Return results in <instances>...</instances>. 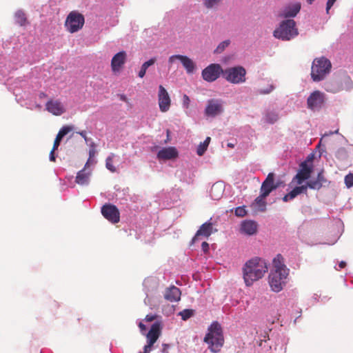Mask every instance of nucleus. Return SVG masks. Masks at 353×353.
Here are the masks:
<instances>
[{
    "instance_id": "obj_1",
    "label": "nucleus",
    "mask_w": 353,
    "mask_h": 353,
    "mask_svg": "<svg viewBox=\"0 0 353 353\" xmlns=\"http://www.w3.org/2000/svg\"><path fill=\"white\" fill-rule=\"evenodd\" d=\"M272 263L273 269L269 275V284L272 291L279 292L283 290L286 283L289 269L284 264L281 254H277L273 259Z\"/></svg>"
},
{
    "instance_id": "obj_2",
    "label": "nucleus",
    "mask_w": 353,
    "mask_h": 353,
    "mask_svg": "<svg viewBox=\"0 0 353 353\" xmlns=\"http://www.w3.org/2000/svg\"><path fill=\"white\" fill-rule=\"evenodd\" d=\"M268 271L265 260L256 257L248 261L243 268V279L247 286L261 279Z\"/></svg>"
},
{
    "instance_id": "obj_3",
    "label": "nucleus",
    "mask_w": 353,
    "mask_h": 353,
    "mask_svg": "<svg viewBox=\"0 0 353 353\" xmlns=\"http://www.w3.org/2000/svg\"><path fill=\"white\" fill-rule=\"evenodd\" d=\"M208 331L204 338V341L209 345V348L212 352H218L224 343L221 326L217 321H214L208 328Z\"/></svg>"
},
{
    "instance_id": "obj_4",
    "label": "nucleus",
    "mask_w": 353,
    "mask_h": 353,
    "mask_svg": "<svg viewBox=\"0 0 353 353\" xmlns=\"http://www.w3.org/2000/svg\"><path fill=\"white\" fill-rule=\"evenodd\" d=\"M352 84L350 77L346 72H341L325 81L324 88L327 92L336 93L342 90H350Z\"/></svg>"
},
{
    "instance_id": "obj_5",
    "label": "nucleus",
    "mask_w": 353,
    "mask_h": 353,
    "mask_svg": "<svg viewBox=\"0 0 353 353\" xmlns=\"http://www.w3.org/2000/svg\"><path fill=\"white\" fill-rule=\"evenodd\" d=\"M298 34L299 30L294 19L283 20L273 32V36L282 41H290Z\"/></svg>"
},
{
    "instance_id": "obj_6",
    "label": "nucleus",
    "mask_w": 353,
    "mask_h": 353,
    "mask_svg": "<svg viewBox=\"0 0 353 353\" xmlns=\"http://www.w3.org/2000/svg\"><path fill=\"white\" fill-rule=\"evenodd\" d=\"M332 68L330 61L325 58H316L313 61L311 77L314 81H320L324 79L325 76L330 73Z\"/></svg>"
},
{
    "instance_id": "obj_7",
    "label": "nucleus",
    "mask_w": 353,
    "mask_h": 353,
    "mask_svg": "<svg viewBox=\"0 0 353 353\" xmlns=\"http://www.w3.org/2000/svg\"><path fill=\"white\" fill-rule=\"evenodd\" d=\"M245 75V69L240 65L226 68L223 72V78L234 84L244 83L246 81Z\"/></svg>"
},
{
    "instance_id": "obj_8",
    "label": "nucleus",
    "mask_w": 353,
    "mask_h": 353,
    "mask_svg": "<svg viewBox=\"0 0 353 353\" xmlns=\"http://www.w3.org/2000/svg\"><path fill=\"white\" fill-rule=\"evenodd\" d=\"M85 23L84 16L77 11L70 12L66 17L65 28L70 33H74L82 29Z\"/></svg>"
},
{
    "instance_id": "obj_9",
    "label": "nucleus",
    "mask_w": 353,
    "mask_h": 353,
    "mask_svg": "<svg viewBox=\"0 0 353 353\" xmlns=\"http://www.w3.org/2000/svg\"><path fill=\"white\" fill-rule=\"evenodd\" d=\"M161 334V324L160 322H155L146 334L148 344L144 346L143 352H139V353H150L153 345L156 343Z\"/></svg>"
},
{
    "instance_id": "obj_10",
    "label": "nucleus",
    "mask_w": 353,
    "mask_h": 353,
    "mask_svg": "<svg viewBox=\"0 0 353 353\" xmlns=\"http://www.w3.org/2000/svg\"><path fill=\"white\" fill-rule=\"evenodd\" d=\"M161 334V324L160 322H155L146 334L148 344L144 346L143 352H139V353H150L153 345L156 343Z\"/></svg>"
},
{
    "instance_id": "obj_11",
    "label": "nucleus",
    "mask_w": 353,
    "mask_h": 353,
    "mask_svg": "<svg viewBox=\"0 0 353 353\" xmlns=\"http://www.w3.org/2000/svg\"><path fill=\"white\" fill-rule=\"evenodd\" d=\"M223 70L218 63H211L202 70L203 79L208 82L216 81L220 74H223Z\"/></svg>"
},
{
    "instance_id": "obj_12",
    "label": "nucleus",
    "mask_w": 353,
    "mask_h": 353,
    "mask_svg": "<svg viewBox=\"0 0 353 353\" xmlns=\"http://www.w3.org/2000/svg\"><path fill=\"white\" fill-rule=\"evenodd\" d=\"M176 61H179L188 74H192L196 69V64L188 57L181 54L172 55L168 59V63L171 66Z\"/></svg>"
},
{
    "instance_id": "obj_13",
    "label": "nucleus",
    "mask_w": 353,
    "mask_h": 353,
    "mask_svg": "<svg viewBox=\"0 0 353 353\" xmlns=\"http://www.w3.org/2000/svg\"><path fill=\"white\" fill-rule=\"evenodd\" d=\"M301 4L300 2H291L287 3L280 10L279 16L285 19L295 17L300 12Z\"/></svg>"
},
{
    "instance_id": "obj_14",
    "label": "nucleus",
    "mask_w": 353,
    "mask_h": 353,
    "mask_svg": "<svg viewBox=\"0 0 353 353\" xmlns=\"http://www.w3.org/2000/svg\"><path fill=\"white\" fill-rule=\"evenodd\" d=\"M101 214L107 220L112 223H117L120 221L119 210L114 205H103L101 208Z\"/></svg>"
},
{
    "instance_id": "obj_15",
    "label": "nucleus",
    "mask_w": 353,
    "mask_h": 353,
    "mask_svg": "<svg viewBox=\"0 0 353 353\" xmlns=\"http://www.w3.org/2000/svg\"><path fill=\"white\" fill-rule=\"evenodd\" d=\"M279 182H274V174L270 172L268 174L266 179L263 181L260 188V194L265 197L268 196L270 194L279 187Z\"/></svg>"
},
{
    "instance_id": "obj_16",
    "label": "nucleus",
    "mask_w": 353,
    "mask_h": 353,
    "mask_svg": "<svg viewBox=\"0 0 353 353\" xmlns=\"http://www.w3.org/2000/svg\"><path fill=\"white\" fill-rule=\"evenodd\" d=\"M324 102L325 94L319 90H316L311 93L307 100L308 108L312 110H319L321 108Z\"/></svg>"
},
{
    "instance_id": "obj_17",
    "label": "nucleus",
    "mask_w": 353,
    "mask_h": 353,
    "mask_svg": "<svg viewBox=\"0 0 353 353\" xmlns=\"http://www.w3.org/2000/svg\"><path fill=\"white\" fill-rule=\"evenodd\" d=\"M312 172V166H310L306 161H303L300 164V168L293 178L292 182L301 185L303 181L310 179Z\"/></svg>"
},
{
    "instance_id": "obj_18",
    "label": "nucleus",
    "mask_w": 353,
    "mask_h": 353,
    "mask_svg": "<svg viewBox=\"0 0 353 353\" xmlns=\"http://www.w3.org/2000/svg\"><path fill=\"white\" fill-rule=\"evenodd\" d=\"M158 103L162 112H168L171 105V99L166 89L161 85L159 86Z\"/></svg>"
},
{
    "instance_id": "obj_19",
    "label": "nucleus",
    "mask_w": 353,
    "mask_h": 353,
    "mask_svg": "<svg viewBox=\"0 0 353 353\" xmlns=\"http://www.w3.org/2000/svg\"><path fill=\"white\" fill-rule=\"evenodd\" d=\"M222 101L219 99H210L208 101L205 113L208 117H215L223 112Z\"/></svg>"
},
{
    "instance_id": "obj_20",
    "label": "nucleus",
    "mask_w": 353,
    "mask_h": 353,
    "mask_svg": "<svg viewBox=\"0 0 353 353\" xmlns=\"http://www.w3.org/2000/svg\"><path fill=\"white\" fill-rule=\"evenodd\" d=\"M127 59V54L125 51H121L117 53L112 59L111 68L113 72H119L123 65L125 64Z\"/></svg>"
},
{
    "instance_id": "obj_21",
    "label": "nucleus",
    "mask_w": 353,
    "mask_h": 353,
    "mask_svg": "<svg viewBox=\"0 0 353 353\" xmlns=\"http://www.w3.org/2000/svg\"><path fill=\"white\" fill-rule=\"evenodd\" d=\"M46 110L55 116H60L65 112L63 105L59 100H50L46 104Z\"/></svg>"
},
{
    "instance_id": "obj_22",
    "label": "nucleus",
    "mask_w": 353,
    "mask_h": 353,
    "mask_svg": "<svg viewBox=\"0 0 353 353\" xmlns=\"http://www.w3.org/2000/svg\"><path fill=\"white\" fill-rule=\"evenodd\" d=\"M213 232V225L211 222H205L201 225L192 240L194 243L200 236L208 238Z\"/></svg>"
},
{
    "instance_id": "obj_23",
    "label": "nucleus",
    "mask_w": 353,
    "mask_h": 353,
    "mask_svg": "<svg viewBox=\"0 0 353 353\" xmlns=\"http://www.w3.org/2000/svg\"><path fill=\"white\" fill-rule=\"evenodd\" d=\"M178 157V152L174 147L164 148L157 153V158L161 160H170Z\"/></svg>"
},
{
    "instance_id": "obj_24",
    "label": "nucleus",
    "mask_w": 353,
    "mask_h": 353,
    "mask_svg": "<svg viewBox=\"0 0 353 353\" xmlns=\"http://www.w3.org/2000/svg\"><path fill=\"white\" fill-rule=\"evenodd\" d=\"M241 232L251 236L256 233L257 224L251 220L243 221L241 224Z\"/></svg>"
},
{
    "instance_id": "obj_25",
    "label": "nucleus",
    "mask_w": 353,
    "mask_h": 353,
    "mask_svg": "<svg viewBox=\"0 0 353 353\" xmlns=\"http://www.w3.org/2000/svg\"><path fill=\"white\" fill-rule=\"evenodd\" d=\"M327 180L323 174V170L319 172L317 174L316 179H311L307 182L309 188L312 190H320L323 183H326Z\"/></svg>"
},
{
    "instance_id": "obj_26",
    "label": "nucleus",
    "mask_w": 353,
    "mask_h": 353,
    "mask_svg": "<svg viewBox=\"0 0 353 353\" xmlns=\"http://www.w3.org/2000/svg\"><path fill=\"white\" fill-rule=\"evenodd\" d=\"M181 295V290L178 288L172 285L166 289L164 298L168 301L174 302L180 300Z\"/></svg>"
},
{
    "instance_id": "obj_27",
    "label": "nucleus",
    "mask_w": 353,
    "mask_h": 353,
    "mask_svg": "<svg viewBox=\"0 0 353 353\" xmlns=\"http://www.w3.org/2000/svg\"><path fill=\"white\" fill-rule=\"evenodd\" d=\"M266 197L259 194L251 204V207L259 212H265L266 210L267 203Z\"/></svg>"
},
{
    "instance_id": "obj_28",
    "label": "nucleus",
    "mask_w": 353,
    "mask_h": 353,
    "mask_svg": "<svg viewBox=\"0 0 353 353\" xmlns=\"http://www.w3.org/2000/svg\"><path fill=\"white\" fill-rule=\"evenodd\" d=\"M223 192V186L221 184H214L210 190V195L214 200H218Z\"/></svg>"
},
{
    "instance_id": "obj_29",
    "label": "nucleus",
    "mask_w": 353,
    "mask_h": 353,
    "mask_svg": "<svg viewBox=\"0 0 353 353\" xmlns=\"http://www.w3.org/2000/svg\"><path fill=\"white\" fill-rule=\"evenodd\" d=\"M15 22L21 26H26L28 23L26 15L22 10H17L14 14Z\"/></svg>"
},
{
    "instance_id": "obj_30",
    "label": "nucleus",
    "mask_w": 353,
    "mask_h": 353,
    "mask_svg": "<svg viewBox=\"0 0 353 353\" xmlns=\"http://www.w3.org/2000/svg\"><path fill=\"white\" fill-rule=\"evenodd\" d=\"M89 174L86 173L84 170L77 173L75 181L80 185H85L88 183Z\"/></svg>"
},
{
    "instance_id": "obj_31",
    "label": "nucleus",
    "mask_w": 353,
    "mask_h": 353,
    "mask_svg": "<svg viewBox=\"0 0 353 353\" xmlns=\"http://www.w3.org/2000/svg\"><path fill=\"white\" fill-rule=\"evenodd\" d=\"M263 119L266 123L273 124L279 119V114L274 111H268L265 114Z\"/></svg>"
},
{
    "instance_id": "obj_32",
    "label": "nucleus",
    "mask_w": 353,
    "mask_h": 353,
    "mask_svg": "<svg viewBox=\"0 0 353 353\" xmlns=\"http://www.w3.org/2000/svg\"><path fill=\"white\" fill-rule=\"evenodd\" d=\"M210 140H211L210 137H208L203 143H201L199 145L197 150H196V153L199 156H202L205 153V152L207 150V148L210 144Z\"/></svg>"
},
{
    "instance_id": "obj_33",
    "label": "nucleus",
    "mask_w": 353,
    "mask_h": 353,
    "mask_svg": "<svg viewBox=\"0 0 353 353\" xmlns=\"http://www.w3.org/2000/svg\"><path fill=\"white\" fill-rule=\"evenodd\" d=\"M114 157V154L112 153L110 156H108L105 160V167L110 170L111 172H116L117 168L113 165V158Z\"/></svg>"
},
{
    "instance_id": "obj_34",
    "label": "nucleus",
    "mask_w": 353,
    "mask_h": 353,
    "mask_svg": "<svg viewBox=\"0 0 353 353\" xmlns=\"http://www.w3.org/2000/svg\"><path fill=\"white\" fill-rule=\"evenodd\" d=\"M194 310L192 309H185L179 313V315L181 316L183 321L189 319L190 317L194 316Z\"/></svg>"
},
{
    "instance_id": "obj_35",
    "label": "nucleus",
    "mask_w": 353,
    "mask_h": 353,
    "mask_svg": "<svg viewBox=\"0 0 353 353\" xmlns=\"http://www.w3.org/2000/svg\"><path fill=\"white\" fill-rule=\"evenodd\" d=\"M230 40H225L222 42H221L219 46L216 47V48L214 50L215 53H221L224 51V50L230 45Z\"/></svg>"
},
{
    "instance_id": "obj_36",
    "label": "nucleus",
    "mask_w": 353,
    "mask_h": 353,
    "mask_svg": "<svg viewBox=\"0 0 353 353\" xmlns=\"http://www.w3.org/2000/svg\"><path fill=\"white\" fill-rule=\"evenodd\" d=\"M221 0H204L203 4L207 8H212L219 5Z\"/></svg>"
},
{
    "instance_id": "obj_37",
    "label": "nucleus",
    "mask_w": 353,
    "mask_h": 353,
    "mask_svg": "<svg viewBox=\"0 0 353 353\" xmlns=\"http://www.w3.org/2000/svg\"><path fill=\"white\" fill-rule=\"evenodd\" d=\"M73 129L72 126L70 125H65L62 127L60 130L58 132V135L61 137L62 138L65 136L68 133H69L70 131H72Z\"/></svg>"
},
{
    "instance_id": "obj_38",
    "label": "nucleus",
    "mask_w": 353,
    "mask_h": 353,
    "mask_svg": "<svg viewBox=\"0 0 353 353\" xmlns=\"http://www.w3.org/2000/svg\"><path fill=\"white\" fill-rule=\"evenodd\" d=\"M247 214V212L244 208V206L242 207H237L235 209V214L236 216L239 217H243Z\"/></svg>"
},
{
    "instance_id": "obj_39",
    "label": "nucleus",
    "mask_w": 353,
    "mask_h": 353,
    "mask_svg": "<svg viewBox=\"0 0 353 353\" xmlns=\"http://www.w3.org/2000/svg\"><path fill=\"white\" fill-rule=\"evenodd\" d=\"M345 183L347 188L353 185V174L350 173L345 177Z\"/></svg>"
},
{
    "instance_id": "obj_40",
    "label": "nucleus",
    "mask_w": 353,
    "mask_h": 353,
    "mask_svg": "<svg viewBox=\"0 0 353 353\" xmlns=\"http://www.w3.org/2000/svg\"><path fill=\"white\" fill-rule=\"evenodd\" d=\"M274 89V86L272 84L269 85V88L267 89H261L258 90V93L260 94H267L270 93Z\"/></svg>"
},
{
    "instance_id": "obj_41",
    "label": "nucleus",
    "mask_w": 353,
    "mask_h": 353,
    "mask_svg": "<svg viewBox=\"0 0 353 353\" xmlns=\"http://www.w3.org/2000/svg\"><path fill=\"white\" fill-rule=\"evenodd\" d=\"M295 188H296L299 194H302V193L306 194L307 188H309L307 183L305 185L296 186Z\"/></svg>"
},
{
    "instance_id": "obj_42",
    "label": "nucleus",
    "mask_w": 353,
    "mask_h": 353,
    "mask_svg": "<svg viewBox=\"0 0 353 353\" xmlns=\"http://www.w3.org/2000/svg\"><path fill=\"white\" fill-rule=\"evenodd\" d=\"M63 138L61 137H60L59 135L57 134V137L55 138V140L54 141V144H53V148L54 150H57L58 147L60 145V142L61 141Z\"/></svg>"
},
{
    "instance_id": "obj_43",
    "label": "nucleus",
    "mask_w": 353,
    "mask_h": 353,
    "mask_svg": "<svg viewBox=\"0 0 353 353\" xmlns=\"http://www.w3.org/2000/svg\"><path fill=\"white\" fill-rule=\"evenodd\" d=\"M148 68L146 67L143 63V65H141V70L139 72V77L140 78H143L145 75V73H146V70Z\"/></svg>"
},
{
    "instance_id": "obj_44",
    "label": "nucleus",
    "mask_w": 353,
    "mask_h": 353,
    "mask_svg": "<svg viewBox=\"0 0 353 353\" xmlns=\"http://www.w3.org/2000/svg\"><path fill=\"white\" fill-rule=\"evenodd\" d=\"M95 153H96L95 144H94V143H92L90 144V149L89 150V157H90V158L94 157V155H95Z\"/></svg>"
},
{
    "instance_id": "obj_45",
    "label": "nucleus",
    "mask_w": 353,
    "mask_h": 353,
    "mask_svg": "<svg viewBox=\"0 0 353 353\" xmlns=\"http://www.w3.org/2000/svg\"><path fill=\"white\" fill-rule=\"evenodd\" d=\"M336 1V0H327L326 3V12L327 14L329 13L330 10L333 6L334 3Z\"/></svg>"
},
{
    "instance_id": "obj_46",
    "label": "nucleus",
    "mask_w": 353,
    "mask_h": 353,
    "mask_svg": "<svg viewBox=\"0 0 353 353\" xmlns=\"http://www.w3.org/2000/svg\"><path fill=\"white\" fill-rule=\"evenodd\" d=\"M345 155H346V152H345V149L341 148V149L338 150L336 157L337 158H342V157H343V156H345Z\"/></svg>"
},
{
    "instance_id": "obj_47",
    "label": "nucleus",
    "mask_w": 353,
    "mask_h": 353,
    "mask_svg": "<svg viewBox=\"0 0 353 353\" xmlns=\"http://www.w3.org/2000/svg\"><path fill=\"white\" fill-rule=\"evenodd\" d=\"M157 61V59L156 58H152L150 59V60L145 61V63H143V64L149 68L150 66L152 65L153 64H154V63L156 62Z\"/></svg>"
},
{
    "instance_id": "obj_48",
    "label": "nucleus",
    "mask_w": 353,
    "mask_h": 353,
    "mask_svg": "<svg viewBox=\"0 0 353 353\" xmlns=\"http://www.w3.org/2000/svg\"><path fill=\"white\" fill-rule=\"evenodd\" d=\"M190 101V100L189 97L186 94H184L183 97V105L185 108H188Z\"/></svg>"
},
{
    "instance_id": "obj_49",
    "label": "nucleus",
    "mask_w": 353,
    "mask_h": 353,
    "mask_svg": "<svg viewBox=\"0 0 353 353\" xmlns=\"http://www.w3.org/2000/svg\"><path fill=\"white\" fill-rule=\"evenodd\" d=\"M288 194H289L290 198H291L292 199H294L297 195H299L296 188H294L292 190H291L288 193Z\"/></svg>"
},
{
    "instance_id": "obj_50",
    "label": "nucleus",
    "mask_w": 353,
    "mask_h": 353,
    "mask_svg": "<svg viewBox=\"0 0 353 353\" xmlns=\"http://www.w3.org/2000/svg\"><path fill=\"white\" fill-rule=\"evenodd\" d=\"M157 319V315L148 314L146 315L145 320L148 322H151Z\"/></svg>"
},
{
    "instance_id": "obj_51",
    "label": "nucleus",
    "mask_w": 353,
    "mask_h": 353,
    "mask_svg": "<svg viewBox=\"0 0 353 353\" xmlns=\"http://www.w3.org/2000/svg\"><path fill=\"white\" fill-rule=\"evenodd\" d=\"M201 248L205 253H207L209 251V244L205 241L202 243Z\"/></svg>"
},
{
    "instance_id": "obj_52",
    "label": "nucleus",
    "mask_w": 353,
    "mask_h": 353,
    "mask_svg": "<svg viewBox=\"0 0 353 353\" xmlns=\"http://www.w3.org/2000/svg\"><path fill=\"white\" fill-rule=\"evenodd\" d=\"M77 133L79 134H80L84 139L85 143H88V138L87 137L86 132L85 131H81V132H78Z\"/></svg>"
},
{
    "instance_id": "obj_53",
    "label": "nucleus",
    "mask_w": 353,
    "mask_h": 353,
    "mask_svg": "<svg viewBox=\"0 0 353 353\" xmlns=\"http://www.w3.org/2000/svg\"><path fill=\"white\" fill-rule=\"evenodd\" d=\"M56 150H54V148H52V150L50 151V160L51 161H55V159H56V157H55V155H54V151Z\"/></svg>"
},
{
    "instance_id": "obj_54",
    "label": "nucleus",
    "mask_w": 353,
    "mask_h": 353,
    "mask_svg": "<svg viewBox=\"0 0 353 353\" xmlns=\"http://www.w3.org/2000/svg\"><path fill=\"white\" fill-rule=\"evenodd\" d=\"M139 327L140 328V330L143 334V332L146 330V326L142 322H140L139 323Z\"/></svg>"
},
{
    "instance_id": "obj_55",
    "label": "nucleus",
    "mask_w": 353,
    "mask_h": 353,
    "mask_svg": "<svg viewBox=\"0 0 353 353\" xmlns=\"http://www.w3.org/2000/svg\"><path fill=\"white\" fill-rule=\"evenodd\" d=\"M168 348H169V345L168 344H163V349H162V352L163 353H168Z\"/></svg>"
},
{
    "instance_id": "obj_56",
    "label": "nucleus",
    "mask_w": 353,
    "mask_h": 353,
    "mask_svg": "<svg viewBox=\"0 0 353 353\" xmlns=\"http://www.w3.org/2000/svg\"><path fill=\"white\" fill-rule=\"evenodd\" d=\"M290 200H292V199H291V198H290V196H289V194H285V195L283 196V201L284 202H288V201H290Z\"/></svg>"
},
{
    "instance_id": "obj_57",
    "label": "nucleus",
    "mask_w": 353,
    "mask_h": 353,
    "mask_svg": "<svg viewBox=\"0 0 353 353\" xmlns=\"http://www.w3.org/2000/svg\"><path fill=\"white\" fill-rule=\"evenodd\" d=\"M339 266L341 269L344 268L346 266V263L342 261L339 263Z\"/></svg>"
},
{
    "instance_id": "obj_58",
    "label": "nucleus",
    "mask_w": 353,
    "mask_h": 353,
    "mask_svg": "<svg viewBox=\"0 0 353 353\" xmlns=\"http://www.w3.org/2000/svg\"><path fill=\"white\" fill-rule=\"evenodd\" d=\"M121 99L123 101H126V97H125V95H122V96L121 97Z\"/></svg>"
},
{
    "instance_id": "obj_59",
    "label": "nucleus",
    "mask_w": 353,
    "mask_h": 353,
    "mask_svg": "<svg viewBox=\"0 0 353 353\" xmlns=\"http://www.w3.org/2000/svg\"><path fill=\"white\" fill-rule=\"evenodd\" d=\"M306 1H307V2L309 4H312V3L314 1V0H306Z\"/></svg>"
},
{
    "instance_id": "obj_60",
    "label": "nucleus",
    "mask_w": 353,
    "mask_h": 353,
    "mask_svg": "<svg viewBox=\"0 0 353 353\" xmlns=\"http://www.w3.org/2000/svg\"><path fill=\"white\" fill-rule=\"evenodd\" d=\"M46 97V94H45V93H43V92H42V93H41V94H40V97L41 98V97Z\"/></svg>"
},
{
    "instance_id": "obj_61",
    "label": "nucleus",
    "mask_w": 353,
    "mask_h": 353,
    "mask_svg": "<svg viewBox=\"0 0 353 353\" xmlns=\"http://www.w3.org/2000/svg\"><path fill=\"white\" fill-rule=\"evenodd\" d=\"M228 146H229V147H233V145H232V144L229 143V144H228Z\"/></svg>"
}]
</instances>
